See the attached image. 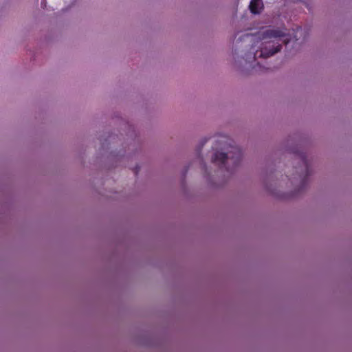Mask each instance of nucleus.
Masks as SVG:
<instances>
[{"label":"nucleus","mask_w":352,"mask_h":352,"mask_svg":"<svg viewBox=\"0 0 352 352\" xmlns=\"http://www.w3.org/2000/svg\"><path fill=\"white\" fill-rule=\"evenodd\" d=\"M139 171V167H136L135 170V174L137 175Z\"/></svg>","instance_id":"nucleus-7"},{"label":"nucleus","mask_w":352,"mask_h":352,"mask_svg":"<svg viewBox=\"0 0 352 352\" xmlns=\"http://www.w3.org/2000/svg\"><path fill=\"white\" fill-rule=\"evenodd\" d=\"M228 154L230 155L229 156L225 153L216 152L212 157V162L214 163L218 162L221 164V167H223L226 161L230 158L233 162L234 166H238L242 157L241 148L236 146H232L231 151L228 152Z\"/></svg>","instance_id":"nucleus-2"},{"label":"nucleus","mask_w":352,"mask_h":352,"mask_svg":"<svg viewBox=\"0 0 352 352\" xmlns=\"http://www.w3.org/2000/svg\"><path fill=\"white\" fill-rule=\"evenodd\" d=\"M249 8L252 14H259L263 9V3L262 0H251Z\"/></svg>","instance_id":"nucleus-3"},{"label":"nucleus","mask_w":352,"mask_h":352,"mask_svg":"<svg viewBox=\"0 0 352 352\" xmlns=\"http://www.w3.org/2000/svg\"><path fill=\"white\" fill-rule=\"evenodd\" d=\"M206 168V164H204L203 165V168Z\"/></svg>","instance_id":"nucleus-8"},{"label":"nucleus","mask_w":352,"mask_h":352,"mask_svg":"<svg viewBox=\"0 0 352 352\" xmlns=\"http://www.w3.org/2000/svg\"><path fill=\"white\" fill-rule=\"evenodd\" d=\"M262 44L260 58H268L280 51L282 43L287 45L292 39V35L285 28H270L261 32Z\"/></svg>","instance_id":"nucleus-1"},{"label":"nucleus","mask_w":352,"mask_h":352,"mask_svg":"<svg viewBox=\"0 0 352 352\" xmlns=\"http://www.w3.org/2000/svg\"><path fill=\"white\" fill-rule=\"evenodd\" d=\"M300 157V159L301 160V162L303 165V167L305 170V175L304 176V177H305V176H307L308 175H309V164H308V162L307 160V157L305 156V154H300L299 155Z\"/></svg>","instance_id":"nucleus-4"},{"label":"nucleus","mask_w":352,"mask_h":352,"mask_svg":"<svg viewBox=\"0 0 352 352\" xmlns=\"http://www.w3.org/2000/svg\"><path fill=\"white\" fill-rule=\"evenodd\" d=\"M257 54H258V52H256L254 54V56H253V60H256Z\"/></svg>","instance_id":"nucleus-6"},{"label":"nucleus","mask_w":352,"mask_h":352,"mask_svg":"<svg viewBox=\"0 0 352 352\" xmlns=\"http://www.w3.org/2000/svg\"><path fill=\"white\" fill-rule=\"evenodd\" d=\"M302 28H301V27H297V28H296V34H295V35H294V38L296 41L298 40V33H301V32H302Z\"/></svg>","instance_id":"nucleus-5"}]
</instances>
